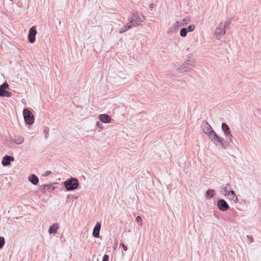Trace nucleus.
<instances>
[{"instance_id":"f257e3e1","label":"nucleus","mask_w":261,"mask_h":261,"mask_svg":"<svg viewBox=\"0 0 261 261\" xmlns=\"http://www.w3.org/2000/svg\"><path fill=\"white\" fill-rule=\"evenodd\" d=\"M145 19V17L141 13H134L130 18L128 19V23L135 27L141 25Z\"/></svg>"},{"instance_id":"f03ea898","label":"nucleus","mask_w":261,"mask_h":261,"mask_svg":"<svg viewBox=\"0 0 261 261\" xmlns=\"http://www.w3.org/2000/svg\"><path fill=\"white\" fill-rule=\"evenodd\" d=\"M212 133V134H209L208 137L216 146H219L221 145L224 149H226L228 147V144L224 139L219 137L215 132Z\"/></svg>"},{"instance_id":"7ed1b4c3","label":"nucleus","mask_w":261,"mask_h":261,"mask_svg":"<svg viewBox=\"0 0 261 261\" xmlns=\"http://www.w3.org/2000/svg\"><path fill=\"white\" fill-rule=\"evenodd\" d=\"M64 186L67 191H73L77 189L79 182L78 180L74 177L68 179L64 182Z\"/></svg>"},{"instance_id":"20e7f679","label":"nucleus","mask_w":261,"mask_h":261,"mask_svg":"<svg viewBox=\"0 0 261 261\" xmlns=\"http://www.w3.org/2000/svg\"><path fill=\"white\" fill-rule=\"evenodd\" d=\"M228 25V23H224L221 22L216 29L215 35L217 40H220L226 33V27Z\"/></svg>"},{"instance_id":"39448f33","label":"nucleus","mask_w":261,"mask_h":261,"mask_svg":"<svg viewBox=\"0 0 261 261\" xmlns=\"http://www.w3.org/2000/svg\"><path fill=\"white\" fill-rule=\"evenodd\" d=\"M23 115L25 122L28 125L32 124L34 122V117L32 113L28 109H24L23 111Z\"/></svg>"},{"instance_id":"423d86ee","label":"nucleus","mask_w":261,"mask_h":261,"mask_svg":"<svg viewBox=\"0 0 261 261\" xmlns=\"http://www.w3.org/2000/svg\"><path fill=\"white\" fill-rule=\"evenodd\" d=\"M9 88L7 83H4L0 86V96L2 97H9L11 96L12 93L7 91L6 89Z\"/></svg>"},{"instance_id":"0eeeda50","label":"nucleus","mask_w":261,"mask_h":261,"mask_svg":"<svg viewBox=\"0 0 261 261\" xmlns=\"http://www.w3.org/2000/svg\"><path fill=\"white\" fill-rule=\"evenodd\" d=\"M221 128L226 139H228L230 142H232V136L231 134L230 130L228 125L226 123H223L222 124Z\"/></svg>"},{"instance_id":"6e6552de","label":"nucleus","mask_w":261,"mask_h":261,"mask_svg":"<svg viewBox=\"0 0 261 261\" xmlns=\"http://www.w3.org/2000/svg\"><path fill=\"white\" fill-rule=\"evenodd\" d=\"M202 130L209 136V134H212L214 131L211 126L207 121H204L201 125Z\"/></svg>"},{"instance_id":"1a4fd4ad","label":"nucleus","mask_w":261,"mask_h":261,"mask_svg":"<svg viewBox=\"0 0 261 261\" xmlns=\"http://www.w3.org/2000/svg\"><path fill=\"white\" fill-rule=\"evenodd\" d=\"M36 34L37 30L36 27H32L29 30L28 35V40L30 43H33L35 41Z\"/></svg>"},{"instance_id":"9d476101","label":"nucleus","mask_w":261,"mask_h":261,"mask_svg":"<svg viewBox=\"0 0 261 261\" xmlns=\"http://www.w3.org/2000/svg\"><path fill=\"white\" fill-rule=\"evenodd\" d=\"M218 208L221 211H226L229 208V205L223 199H220L217 201Z\"/></svg>"},{"instance_id":"9b49d317","label":"nucleus","mask_w":261,"mask_h":261,"mask_svg":"<svg viewBox=\"0 0 261 261\" xmlns=\"http://www.w3.org/2000/svg\"><path fill=\"white\" fill-rule=\"evenodd\" d=\"M101 228V223L99 222L96 223L95 226L94 227L92 235L95 238L99 237V231Z\"/></svg>"},{"instance_id":"f8f14e48","label":"nucleus","mask_w":261,"mask_h":261,"mask_svg":"<svg viewBox=\"0 0 261 261\" xmlns=\"http://www.w3.org/2000/svg\"><path fill=\"white\" fill-rule=\"evenodd\" d=\"M14 159L13 156L5 155L2 161V164L4 166H7L10 164L11 161H13Z\"/></svg>"},{"instance_id":"ddd939ff","label":"nucleus","mask_w":261,"mask_h":261,"mask_svg":"<svg viewBox=\"0 0 261 261\" xmlns=\"http://www.w3.org/2000/svg\"><path fill=\"white\" fill-rule=\"evenodd\" d=\"M98 118L103 123H108L111 121V117L105 114H100L98 116Z\"/></svg>"},{"instance_id":"4468645a","label":"nucleus","mask_w":261,"mask_h":261,"mask_svg":"<svg viewBox=\"0 0 261 261\" xmlns=\"http://www.w3.org/2000/svg\"><path fill=\"white\" fill-rule=\"evenodd\" d=\"M182 26L181 22L179 21H176L173 24L172 27L168 31V33H172L177 31L179 27Z\"/></svg>"},{"instance_id":"2eb2a0df","label":"nucleus","mask_w":261,"mask_h":261,"mask_svg":"<svg viewBox=\"0 0 261 261\" xmlns=\"http://www.w3.org/2000/svg\"><path fill=\"white\" fill-rule=\"evenodd\" d=\"M229 199L233 201L236 202L238 201V199L234 193V192L233 190H231L229 192L228 194H227L226 196Z\"/></svg>"},{"instance_id":"dca6fc26","label":"nucleus","mask_w":261,"mask_h":261,"mask_svg":"<svg viewBox=\"0 0 261 261\" xmlns=\"http://www.w3.org/2000/svg\"><path fill=\"white\" fill-rule=\"evenodd\" d=\"M29 180L33 185H37L39 182L38 178L35 174H31L29 177Z\"/></svg>"},{"instance_id":"f3484780","label":"nucleus","mask_w":261,"mask_h":261,"mask_svg":"<svg viewBox=\"0 0 261 261\" xmlns=\"http://www.w3.org/2000/svg\"><path fill=\"white\" fill-rule=\"evenodd\" d=\"M58 229H59L58 224H57V223L54 224L51 226H50L49 230H48V232L50 234L55 233Z\"/></svg>"},{"instance_id":"a211bd4d","label":"nucleus","mask_w":261,"mask_h":261,"mask_svg":"<svg viewBox=\"0 0 261 261\" xmlns=\"http://www.w3.org/2000/svg\"><path fill=\"white\" fill-rule=\"evenodd\" d=\"M132 28V25H131L128 22L126 25H123V27L122 28H120V29H119L118 32L120 34H121L122 33L126 32L127 30H128V29H130Z\"/></svg>"},{"instance_id":"6ab92c4d","label":"nucleus","mask_w":261,"mask_h":261,"mask_svg":"<svg viewBox=\"0 0 261 261\" xmlns=\"http://www.w3.org/2000/svg\"><path fill=\"white\" fill-rule=\"evenodd\" d=\"M191 67H192L191 65L189 64V63H185V64H183L180 66V68L179 69L181 72L187 71V69H190Z\"/></svg>"},{"instance_id":"aec40b11","label":"nucleus","mask_w":261,"mask_h":261,"mask_svg":"<svg viewBox=\"0 0 261 261\" xmlns=\"http://www.w3.org/2000/svg\"><path fill=\"white\" fill-rule=\"evenodd\" d=\"M214 190L212 189H208L207 190L206 192V197L208 199H211L214 197Z\"/></svg>"},{"instance_id":"412c9836","label":"nucleus","mask_w":261,"mask_h":261,"mask_svg":"<svg viewBox=\"0 0 261 261\" xmlns=\"http://www.w3.org/2000/svg\"><path fill=\"white\" fill-rule=\"evenodd\" d=\"M117 76L118 77H114V79L116 81H118V77L120 78L121 79H124L125 78V74L122 71L119 72Z\"/></svg>"},{"instance_id":"4be33fe9","label":"nucleus","mask_w":261,"mask_h":261,"mask_svg":"<svg viewBox=\"0 0 261 261\" xmlns=\"http://www.w3.org/2000/svg\"><path fill=\"white\" fill-rule=\"evenodd\" d=\"M188 32V31L187 30V29H186V28H182L180 31V35L183 37H186L187 36Z\"/></svg>"},{"instance_id":"5701e85b","label":"nucleus","mask_w":261,"mask_h":261,"mask_svg":"<svg viewBox=\"0 0 261 261\" xmlns=\"http://www.w3.org/2000/svg\"><path fill=\"white\" fill-rule=\"evenodd\" d=\"M23 142V139L21 137H18L15 139V143L17 144H21Z\"/></svg>"},{"instance_id":"b1692460","label":"nucleus","mask_w":261,"mask_h":261,"mask_svg":"<svg viewBox=\"0 0 261 261\" xmlns=\"http://www.w3.org/2000/svg\"><path fill=\"white\" fill-rule=\"evenodd\" d=\"M221 189L223 190L222 193L226 196H227V194H228L229 192L231 191L228 190V189H227V187H221Z\"/></svg>"},{"instance_id":"393cba45","label":"nucleus","mask_w":261,"mask_h":261,"mask_svg":"<svg viewBox=\"0 0 261 261\" xmlns=\"http://www.w3.org/2000/svg\"><path fill=\"white\" fill-rule=\"evenodd\" d=\"M190 19L189 18H185L182 20L181 22V24L182 26H185L189 22Z\"/></svg>"},{"instance_id":"a878e982","label":"nucleus","mask_w":261,"mask_h":261,"mask_svg":"<svg viewBox=\"0 0 261 261\" xmlns=\"http://www.w3.org/2000/svg\"><path fill=\"white\" fill-rule=\"evenodd\" d=\"M187 29V30L189 32H192L195 29V25L194 24H191L189 25L187 28H186Z\"/></svg>"},{"instance_id":"bb28decb","label":"nucleus","mask_w":261,"mask_h":261,"mask_svg":"<svg viewBox=\"0 0 261 261\" xmlns=\"http://www.w3.org/2000/svg\"><path fill=\"white\" fill-rule=\"evenodd\" d=\"M5 244V239L4 237H0V248H1Z\"/></svg>"},{"instance_id":"cd10ccee","label":"nucleus","mask_w":261,"mask_h":261,"mask_svg":"<svg viewBox=\"0 0 261 261\" xmlns=\"http://www.w3.org/2000/svg\"><path fill=\"white\" fill-rule=\"evenodd\" d=\"M136 221L137 222H140V226H142V218L140 216H138L136 217Z\"/></svg>"},{"instance_id":"c85d7f7f","label":"nucleus","mask_w":261,"mask_h":261,"mask_svg":"<svg viewBox=\"0 0 261 261\" xmlns=\"http://www.w3.org/2000/svg\"><path fill=\"white\" fill-rule=\"evenodd\" d=\"M109 258V255H108L107 254H105L103 256L102 260V261H108Z\"/></svg>"},{"instance_id":"c756f323","label":"nucleus","mask_w":261,"mask_h":261,"mask_svg":"<svg viewBox=\"0 0 261 261\" xmlns=\"http://www.w3.org/2000/svg\"><path fill=\"white\" fill-rule=\"evenodd\" d=\"M46 187V185H43L41 186L40 191L42 193L45 192V189Z\"/></svg>"},{"instance_id":"7c9ffc66","label":"nucleus","mask_w":261,"mask_h":261,"mask_svg":"<svg viewBox=\"0 0 261 261\" xmlns=\"http://www.w3.org/2000/svg\"><path fill=\"white\" fill-rule=\"evenodd\" d=\"M96 125H97V127H98L99 128H100L101 129L103 128V126H102V124L100 123L99 122H97Z\"/></svg>"},{"instance_id":"2f4dec72","label":"nucleus","mask_w":261,"mask_h":261,"mask_svg":"<svg viewBox=\"0 0 261 261\" xmlns=\"http://www.w3.org/2000/svg\"><path fill=\"white\" fill-rule=\"evenodd\" d=\"M247 237L248 238L249 241H250V242L251 243L253 242L254 240H253V238L252 236H247Z\"/></svg>"},{"instance_id":"473e14b6","label":"nucleus","mask_w":261,"mask_h":261,"mask_svg":"<svg viewBox=\"0 0 261 261\" xmlns=\"http://www.w3.org/2000/svg\"><path fill=\"white\" fill-rule=\"evenodd\" d=\"M51 173V171H46L44 174H43V176H47L48 175H49Z\"/></svg>"},{"instance_id":"72a5a7b5","label":"nucleus","mask_w":261,"mask_h":261,"mask_svg":"<svg viewBox=\"0 0 261 261\" xmlns=\"http://www.w3.org/2000/svg\"><path fill=\"white\" fill-rule=\"evenodd\" d=\"M120 245L122 246L123 249L125 251H126L127 250V247L124 244H121Z\"/></svg>"},{"instance_id":"f704fd0d","label":"nucleus","mask_w":261,"mask_h":261,"mask_svg":"<svg viewBox=\"0 0 261 261\" xmlns=\"http://www.w3.org/2000/svg\"><path fill=\"white\" fill-rule=\"evenodd\" d=\"M225 187H227V189H228V190H231V186L230 184H227Z\"/></svg>"},{"instance_id":"c9c22d12","label":"nucleus","mask_w":261,"mask_h":261,"mask_svg":"<svg viewBox=\"0 0 261 261\" xmlns=\"http://www.w3.org/2000/svg\"><path fill=\"white\" fill-rule=\"evenodd\" d=\"M44 133L45 134V138H47V131L46 130H44Z\"/></svg>"},{"instance_id":"e433bc0d","label":"nucleus","mask_w":261,"mask_h":261,"mask_svg":"<svg viewBox=\"0 0 261 261\" xmlns=\"http://www.w3.org/2000/svg\"><path fill=\"white\" fill-rule=\"evenodd\" d=\"M153 3H151V4H149V7L150 8H153Z\"/></svg>"}]
</instances>
